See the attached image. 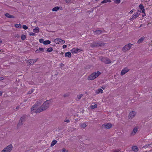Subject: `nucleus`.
Instances as JSON below:
<instances>
[{
  "label": "nucleus",
  "instance_id": "nucleus-12",
  "mask_svg": "<svg viewBox=\"0 0 152 152\" xmlns=\"http://www.w3.org/2000/svg\"><path fill=\"white\" fill-rule=\"evenodd\" d=\"M138 129V128L137 127L134 128L132 132L131 133V135L132 136L134 135L137 132Z\"/></svg>",
  "mask_w": 152,
  "mask_h": 152
},
{
  "label": "nucleus",
  "instance_id": "nucleus-24",
  "mask_svg": "<svg viewBox=\"0 0 152 152\" xmlns=\"http://www.w3.org/2000/svg\"><path fill=\"white\" fill-rule=\"evenodd\" d=\"M51 42L49 40H47L44 41V45H48L50 44Z\"/></svg>",
  "mask_w": 152,
  "mask_h": 152
},
{
  "label": "nucleus",
  "instance_id": "nucleus-53",
  "mask_svg": "<svg viewBox=\"0 0 152 152\" xmlns=\"http://www.w3.org/2000/svg\"><path fill=\"white\" fill-rule=\"evenodd\" d=\"M64 64H61V65H60V66H61V67H62V66H64Z\"/></svg>",
  "mask_w": 152,
  "mask_h": 152
},
{
  "label": "nucleus",
  "instance_id": "nucleus-58",
  "mask_svg": "<svg viewBox=\"0 0 152 152\" xmlns=\"http://www.w3.org/2000/svg\"><path fill=\"white\" fill-rule=\"evenodd\" d=\"M2 42V40L1 39H0V43H1Z\"/></svg>",
  "mask_w": 152,
  "mask_h": 152
},
{
  "label": "nucleus",
  "instance_id": "nucleus-31",
  "mask_svg": "<svg viewBox=\"0 0 152 152\" xmlns=\"http://www.w3.org/2000/svg\"><path fill=\"white\" fill-rule=\"evenodd\" d=\"M139 8L141 10H142L144 8V6L141 4H140L139 6Z\"/></svg>",
  "mask_w": 152,
  "mask_h": 152
},
{
  "label": "nucleus",
  "instance_id": "nucleus-37",
  "mask_svg": "<svg viewBox=\"0 0 152 152\" xmlns=\"http://www.w3.org/2000/svg\"><path fill=\"white\" fill-rule=\"evenodd\" d=\"M39 41L40 43H44V42L43 39L42 38L39 39Z\"/></svg>",
  "mask_w": 152,
  "mask_h": 152
},
{
  "label": "nucleus",
  "instance_id": "nucleus-15",
  "mask_svg": "<svg viewBox=\"0 0 152 152\" xmlns=\"http://www.w3.org/2000/svg\"><path fill=\"white\" fill-rule=\"evenodd\" d=\"M72 55L69 52H66L65 54V56L66 57L70 58L71 57Z\"/></svg>",
  "mask_w": 152,
  "mask_h": 152
},
{
  "label": "nucleus",
  "instance_id": "nucleus-38",
  "mask_svg": "<svg viewBox=\"0 0 152 152\" xmlns=\"http://www.w3.org/2000/svg\"><path fill=\"white\" fill-rule=\"evenodd\" d=\"M62 151L61 152H68V151L67 150H66V149L65 148H64L62 150Z\"/></svg>",
  "mask_w": 152,
  "mask_h": 152
},
{
  "label": "nucleus",
  "instance_id": "nucleus-7",
  "mask_svg": "<svg viewBox=\"0 0 152 152\" xmlns=\"http://www.w3.org/2000/svg\"><path fill=\"white\" fill-rule=\"evenodd\" d=\"M12 145H10L4 148L1 152H10L12 150Z\"/></svg>",
  "mask_w": 152,
  "mask_h": 152
},
{
  "label": "nucleus",
  "instance_id": "nucleus-6",
  "mask_svg": "<svg viewBox=\"0 0 152 152\" xmlns=\"http://www.w3.org/2000/svg\"><path fill=\"white\" fill-rule=\"evenodd\" d=\"M132 45L133 44H131V43H129L126 45L122 49V51L124 52H126L129 50L131 48Z\"/></svg>",
  "mask_w": 152,
  "mask_h": 152
},
{
  "label": "nucleus",
  "instance_id": "nucleus-51",
  "mask_svg": "<svg viewBox=\"0 0 152 152\" xmlns=\"http://www.w3.org/2000/svg\"><path fill=\"white\" fill-rule=\"evenodd\" d=\"M19 106H17L16 108V109H17V110L18 109H19Z\"/></svg>",
  "mask_w": 152,
  "mask_h": 152
},
{
  "label": "nucleus",
  "instance_id": "nucleus-13",
  "mask_svg": "<svg viewBox=\"0 0 152 152\" xmlns=\"http://www.w3.org/2000/svg\"><path fill=\"white\" fill-rule=\"evenodd\" d=\"M5 16L7 18H15V17L12 15H10L9 13H7L4 14Z\"/></svg>",
  "mask_w": 152,
  "mask_h": 152
},
{
  "label": "nucleus",
  "instance_id": "nucleus-33",
  "mask_svg": "<svg viewBox=\"0 0 152 152\" xmlns=\"http://www.w3.org/2000/svg\"><path fill=\"white\" fill-rule=\"evenodd\" d=\"M80 126L82 127L85 128L86 126V124L83 123L82 124L80 125Z\"/></svg>",
  "mask_w": 152,
  "mask_h": 152
},
{
  "label": "nucleus",
  "instance_id": "nucleus-43",
  "mask_svg": "<svg viewBox=\"0 0 152 152\" xmlns=\"http://www.w3.org/2000/svg\"><path fill=\"white\" fill-rule=\"evenodd\" d=\"M99 90V91L101 93H103V91L102 90V89L101 88H100V89H98Z\"/></svg>",
  "mask_w": 152,
  "mask_h": 152
},
{
  "label": "nucleus",
  "instance_id": "nucleus-39",
  "mask_svg": "<svg viewBox=\"0 0 152 152\" xmlns=\"http://www.w3.org/2000/svg\"><path fill=\"white\" fill-rule=\"evenodd\" d=\"M39 50L40 52V51H44V49L41 48H39Z\"/></svg>",
  "mask_w": 152,
  "mask_h": 152
},
{
  "label": "nucleus",
  "instance_id": "nucleus-28",
  "mask_svg": "<svg viewBox=\"0 0 152 152\" xmlns=\"http://www.w3.org/2000/svg\"><path fill=\"white\" fill-rule=\"evenodd\" d=\"M53 49L52 48L50 47V48H49L47 49V51L48 52H50L53 51Z\"/></svg>",
  "mask_w": 152,
  "mask_h": 152
},
{
  "label": "nucleus",
  "instance_id": "nucleus-59",
  "mask_svg": "<svg viewBox=\"0 0 152 152\" xmlns=\"http://www.w3.org/2000/svg\"><path fill=\"white\" fill-rule=\"evenodd\" d=\"M29 151H30L29 150H27V151H26V152H29Z\"/></svg>",
  "mask_w": 152,
  "mask_h": 152
},
{
  "label": "nucleus",
  "instance_id": "nucleus-10",
  "mask_svg": "<svg viewBox=\"0 0 152 152\" xmlns=\"http://www.w3.org/2000/svg\"><path fill=\"white\" fill-rule=\"evenodd\" d=\"M129 70V69L127 67H125L123 69L121 72V75L122 76L123 75L125 74H126V72H128Z\"/></svg>",
  "mask_w": 152,
  "mask_h": 152
},
{
  "label": "nucleus",
  "instance_id": "nucleus-40",
  "mask_svg": "<svg viewBox=\"0 0 152 152\" xmlns=\"http://www.w3.org/2000/svg\"><path fill=\"white\" fill-rule=\"evenodd\" d=\"M69 96V94H66L64 95V97H68Z\"/></svg>",
  "mask_w": 152,
  "mask_h": 152
},
{
  "label": "nucleus",
  "instance_id": "nucleus-1",
  "mask_svg": "<svg viewBox=\"0 0 152 152\" xmlns=\"http://www.w3.org/2000/svg\"><path fill=\"white\" fill-rule=\"evenodd\" d=\"M50 104V101H47L39 107H38L37 104L34 105L31 108L32 113H39L45 110L49 107Z\"/></svg>",
  "mask_w": 152,
  "mask_h": 152
},
{
  "label": "nucleus",
  "instance_id": "nucleus-35",
  "mask_svg": "<svg viewBox=\"0 0 152 152\" xmlns=\"http://www.w3.org/2000/svg\"><path fill=\"white\" fill-rule=\"evenodd\" d=\"M33 90L31 89L30 91H28L27 93V94H30L33 92Z\"/></svg>",
  "mask_w": 152,
  "mask_h": 152
},
{
  "label": "nucleus",
  "instance_id": "nucleus-25",
  "mask_svg": "<svg viewBox=\"0 0 152 152\" xmlns=\"http://www.w3.org/2000/svg\"><path fill=\"white\" fill-rule=\"evenodd\" d=\"M34 31L36 33L38 32L39 31V28L37 27L35 28L34 29Z\"/></svg>",
  "mask_w": 152,
  "mask_h": 152
},
{
  "label": "nucleus",
  "instance_id": "nucleus-47",
  "mask_svg": "<svg viewBox=\"0 0 152 152\" xmlns=\"http://www.w3.org/2000/svg\"><path fill=\"white\" fill-rule=\"evenodd\" d=\"M66 47H67V46L66 45H64L63 46V48H66Z\"/></svg>",
  "mask_w": 152,
  "mask_h": 152
},
{
  "label": "nucleus",
  "instance_id": "nucleus-61",
  "mask_svg": "<svg viewBox=\"0 0 152 152\" xmlns=\"http://www.w3.org/2000/svg\"><path fill=\"white\" fill-rule=\"evenodd\" d=\"M16 37H19V36L18 35Z\"/></svg>",
  "mask_w": 152,
  "mask_h": 152
},
{
  "label": "nucleus",
  "instance_id": "nucleus-19",
  "mask_svg": "<svg viewBox=\"0 0 152 152\" xmlns=\"http://www.w3.org/2000/svg\"><path fill=\"white\" fill-rule=\"evenodd\" d=\"M111 2V1L110 0H104L101 2V4L106 3L107 2ZM101 4H100L99 5L97 6V7H99L101 5Z\"/></svg>",
  "mask_w": 152,
  "mask_h": 152
},
{
  "label": "nucleus",
  "instance_id": "nucleus-2",
  "mask_svg": "<svg viewBox=\"0 0 152 152\" xmlns=\"http://www.w3.org/2000/svg\"><path fill=\"white\" fill-rule=\"evenodd\" d=\"M101 74V73L99 71L94 72L88 76V79L89 80H93Z\"/></svg>",
  "mask_w": 152,
  "mask_h": 152
},
{
  "label": "nucleus",
  "instance_id": "nucleus-64",
  "mask_svg": "<svg viewBox=\"0 0 152 152\" xmlns=\"http://www.w3.org/2000/svg\"><path fill=\"white\" fill-rule=\"evenodd\" d=\"M151 67H152V65H151Z\"/></svg>",
  "mask_w": 152,
  "mask_h": 152
},
{
  "label": "nucleus",
  "instance_id": "nucleus-17",
  "mask_svg": "<svg viewBox=\"0 0 152 152\" xmlns=\"http://www.w3.org/2000/svg\"><path fill=\"white\" fill-rule=\"evenodd\" d=\"M94 34L96 35H99L102 33V31L101 30H97L94 31Z\"/></svg>",
  "mask_w": 152,
  "mask_h": 152
},
{
  "label": "nucleus",
  "instance_id": "nucleus-11",
  "mask_svg": "<svg viewBox=\"0 0 152 152\" xmlns=\"http://www.w3.org/2000/svg\"><path fill=\"white\" fill-rule=\"evenodd\" d=\"M82 50L80 49H79L77 48H74L71 50V51L72 53H77L78 52H80Z\"/></svg>",
  "mask_w": 152,
  "mask_h": 152
},
{
  "label": "nucleus",
  "instance_id": "nucleus-41",
  "mask_svg": "<svg viewBox=\"0 0 152 152\" xmlns=\"http://www.w3.org/2000/svg\"><path fill=\"white\" fill-rule=\"evenodd\" d=\"M95 93L96 94H98L100 92L99 90L98 89L95 90Z\"/></svg>",
  "mask_w": 152,
  "mask_h": 152
},
{
  "label": "nucleus",
  "instance_id": "nucleus-46",
  "mask_svg": "<svg viewBox=\"0 0 152 152\" xmlns=\"http://www.w3.org/2000/svg\"><path fill=\"white\" fill-rule=\"evenodd\" d=\"M115 1L116 2V3H119L120 2V0H115Z\"/></svg>",
  "mask_w": 152,
  "mask_h": 152
},
{
  "label": "nucleus",
  "instance_id": "nucleus-8",
  "mask_svg": "<svg viewBox=\"0 0 152 152\" xmlns=\"http://www.w3.org/2000/svg\"><path fill=\"white\" fill-rule=\"evenodd\" d=\"M112 125L110 123L104 124L102 125V127L106 129H109L111 128Z\"/></svg>",
  "mask_w": 152,
  "mask_h": 152
},
{
  "label": "nucleus",
  "instance_id": "nucleus-55",
  "mask_svg": "<svg viewBox=\"0 0 152 152\" xmlns=\"http://www.w3.org/2000/svg\"><path fill=\"white\" fill-rule=\"evenodd\" d=\"M148 145H146L145 146H143V148L145 147H147Z\"/></svg>",
  "mask_w": 152,
  "mask_h": 152
},
{
  "label": "nucleus",
  "instance_id": "nucleus-16",
  "mask_svg": "<svg viewBox=\"0 0 152 152\" xmlns=\"http://www.w3.org/2000/svg\"><path fill=\"white\" fill-rule=\"evenodd\" d=\"M137 17H138L134 14L131 16L130 19V20L131 21H132L134 19H136Z\"/></svg>",
  "mask_w": 152,
  "mask_h": 152
},
{
  "label": "nucleus",
  "instance_id": "nucleus-9",
  "mask_svg": "<svg viewBox=\"0 0 152 152\" xmlns=\"http://www.w3.org/2000/svg\"><path fill=\"white\" fill-rule=\"evenodd\" d=\"M136 113L134 111L130 112L129 115V119H132L136 115Z\"/></svg>",
  "mask_w": 152,
  "mask_h": 152
},
{
  "label": "nucleus",
  "instance_id": "nucleus-52",
  "mask_svg": "<svg viewBox=\"0 0 152 152\" xmlns=\"http://www.w3.org/2000/svg\"><path fill=\"white\" fill-rule=\"evenodd\" d=\"M133 12V11L132 10H131L130 11V12H129V13H130V14H132V13Z\"/></svg>",
  "mask_w": 152,
  "mask_h": 152
},
{
  "label": "nucleus",
  "instance_id": "nucleus-22",
  "mask_svg": "<svg viewBox=\"0 0 152 152\" xmlns=\"http://www.w3.org/2000/svg\"><path fill=\"white\" fill-rule=\"evenodd\" d=\"M59 9V7H56L54 8H53L52 10L53 11H57Z\"/></svg>",
  "mask_w": 152,
  "mask_h": 152
},
{
  "label": "nucleus",
  "instance_id": "nucleus-57",
  "mask_svg": "<svg viewBox=\"0 0 152 152\" xmlns=\"http://www.w3.org/2000/svg\"><path fill=\"white\" fill-rule=\"evenodd\" d=\"M69 2V0H67L66 1V3H68Z\"/></svg>",
  "mask_w": 152,
  "mask_h": 152
},
{
  "label": "nucleus",
  "instance_id": "nucleus-4",
  "mask_svg": "<svg viewBox=\"0 0 152 152\" xmlns=\"http://www.w3.org/2000/svg\"><path fill=\"white\" fill-rule=\"evenodd\" d=\"M26 115H23L20 118L18 124L17 126L18 128L22 126L24 122H25L26 119Z\"/></svg>",
  "mask_w": 152,
  "mask_h": 152
},
{
  "label": "nucleus",
  "instance_id": "nucleus-32",
  "mask_svg": "<svg viewBox=\"0 0 152 152\" xmlns=\"http://www.w3.org/2000/svg\"><path fill=\"white\" fill-rule=\"evenodd\" d=\"M59 38H56L54 40V42L56 44H59Z\"/></svg>",
  "mask_w": 152,
  "mask_h": 152
},
{
  "label": "nucleus",
  "instance_id": "nucleus-18",
  "mask_svg": "<svg viewBox=\"0 0 152 152\" xmlns=\"http://www.w3.org/2000/svg\"><path fill=\"white\" fill-rule=\"evenodd\" d=\"M35 62L36 61H34L33 59H30L28 60V63L30 65H33Z\"/></svg>",
  "mask_w": 152,
  "mask_h": 152
},
{
  "label": "nucleus",
  "instance_id": "nucleus-14",
  "mask_svg": "<svg viewBox=\"0 0 152 152\" xmlns=\"http://www.w3.org/2000/svg\"><path fill=\"white\" fill-rule=\"evenodd\" d=\"M145 39V37H141L137 41V43L138 44H140L141 42H142Z\"/></svg>",
  "mask_w": 152,
  "mask_h": 152
},
{
  "label": "nucleus",
  "instance_id": "nucleus-63",
  "mask_svg": "<svg viewBox=\"0 0 152 152\" xmlns=\"http://www.w3.org/2000/svg\"><path fill=\"white\" fill-rule=\"evenodd\" d=\"M34 61H36V62L37 61V59H36V60H35Z\"/></svg>",
  "mask_w": 152,
  "mask_h": 152
},
{
  "label": "nucleus",
  "instance_id": "nucleus-50",
  "mask_svg": "<svg viewBox=\"0 0 152 152\" xmlns=\"http://www.w3.org/2000/svg\"><path fill=\"white\" fill-rule=\"evenodd\" d=\"M3 92L1 91H0V96L2 95Z\"/></svg>",
  "mask_w": 152,
  "mask_h": 152
},
{
  "label": "nucleus",
  "instance_id": "nucleus-48",
  "mask_svg": "<svg viewBox=\"0 0 152 152\" xmlns=\"http://www.w3.org/2000/svg\"><path fill=\"white\" fill-rule=\"evenodd\" d=\"M142 10V13H144V14H145V9H143Z\"/></svg>",
  "mask_w": 152,
  "mask_h": 152
},
{
  "label": "nucleus",
  "instance_id": "nucleus-30",
  "mask_svg": "<svg viewBox=\"0 0 152 152\" xmlns=\"http://www.w3.org/2000/svg\"><path fill=\"white\" fill-rule=\"evenodd\" d=\"M140 12L138 10L137 11V12L134 13V14H135L137 17H138L140 15Z\"/></svg>",
  "mask_w": 152,
  "mask_h": 152
},
{
  "label": "nucleus",
  "instance_id": "nucleus-26",
  "mask_svg": "<svg viewBox=\"0 0 152 152\" xmlns=\"http://www.w3.org/2000/svg\"><path fill=\"white\" fill-rule=\"evenodd\" d=\"M15 26L16 27H17V28H20L22 27L21 25L20 24H16L15 25Z\"/></svg>",
  "mask_w": 152,
  "mask_h": 152
},
{
  "label": "nucleus",
  "instance_id": "nucleus-29",
  "mask_svg": "<svg viewBox=\"0 0 152 152\" xmlns=\"http://www.w3.org/2000/svg\"><path fill=\"white\" fill-rule=\"evenodd\" d=\"M21 37L22 40H24L26 38V36L24 34H22Z\"/></svg>",
  "mask_w": 152,
  "mask_h": 152
},
{
  "label": "nucleus",
  "instance_id": "nucleus-54",
  "mask_svg": "<svg viewBox=\"0 0 152 152\" xmlns=\"http://www.w3.org/2000/svg\"><path fill=\"white\" fill-rule=\"evenodd\" d=\"M60 54L61 55H63L64 54V53L62 52H61V53H60Z\"/></svg>",
  "mask_w": 152,
  "mask_h": 152
},
{
  "label": "nucleus",
  "instance_id": "nucleus-20",
  "mask_svg": "<svg viewBox=\"0 0 152 152\" xmlns=\"http://www.w3.org/2000/svg\"><path fill=\"white\" fill-rule=\"evenodd\" d=\"M132 150L135 152L138 151V149L137 147L136 146H133L132 147Z\"/></svg>",
  "mask_w": 152,
  "mask_h": 152
},
{
  "label": "nucleus",
  "instance_id": "nucleus-36",
  "mask_svg": "<svg viewBox=\"0 0 152 152\" xmlns=\"http://www.w3.org/2000/svg\"><path fill=\"white\" fill-rule=\"evenodd\" d=\"M22 27L25 30L27 29L28 28V27L25 25H23Z\"/></svg>",
  "mask_w": 152,
  "mask_h": 152
},
{
  "label": "nucleus",
  "instance_id": "nucleus-49",
  "mask_svg": "<svg viewBox=\"0 0 152 152\" xmlns=\"http://www.w3.org/2000/svg\"><path fill=\"white\" fill-rule=\"evenodd\" d=\"M4 78L3 77H0V81L3 80Z\"/></svg>",
  "mask_w": 152,
  "mask_h": 152
},
{
  "label": "nucleus",
  "instance_id": "nucleus-3",
  "mask_svg": "<svg viewBox=\"0 0 152 152\" xmlns=\"http://www.w3.org/2000/svg\"><path fill=\"white\" fill-rule=\"evenodd\" d=\"M105 44L102 42H93L91 44L90 46L91 48L98 47L104 46Z\"/></svg>",
  "mask_w": 152,
  "mask_h": 152
},
{
  "label": "nucleus",
  "instance_id": "nucleus-44",
  "mask_svg": "<svg viewBox=\"0 0 152 152\" xmlns=\"http://www.w3.org/2000/svg\"><path fill=\"white\" fill-rule=\"evenodd\" d=\"M35 52L36 53H38L39 52H40L39 50V49H37V50L35 51Z\"/></svg>",
  "mask_w": 152,
  "mask_h": 152
},
{
  "label": "nucleus",
  "instance_id": "nucleus-42",
  "mask_svg": "<svg viewBox=\"0 0 152 152\" xmlns=\"http://www.w3.org/2000/svg\"><path fill=\"white\" fill-rule=\"evenodd\" d=\"M29 35L30 36H34L35 35V34L33 33H29Z\"/></svg>",
  "mask_w": 152,
  "mask_h": 152
},
{
  "label": "nucleus",
  "instance_id": "nucleus-21",
  "mask_svg": "<svg viewBox=\"0 0 152 152\" xmlns=\"http://www.w3.org/2000/svg\"><path fill=\"white\" fill-rule=\"evenodd\" d=\"M57 142V141L55 140H53L51 142V146H53L55 145Z\"/></svg>",
  "mask_w": 152,
  "mask_h": 152
},
{
  "label": "nucleus",
  "instance_id": "nucleus-60",
  "mask_svg": "<svg viewBox=\"0 0 152 152\" xmlns=\"http://www.w3.org/2000/svg\"><path fill=\"white\" fill-rule=\"evenodd\" d=\"M150 144H148L147 145V147H149L150 145Z\"/></svg>",
  "mask_w": 152,
  "mask_h": 152
},
{
  "label": "nucleus",
  "instance_id": "nucleus-45",
  "mask_svg": "<svg viewBox=\"0 0 152 152\" xmlns=\"http://www.w3.org/2000/svg\"><path fill=\"white\" fill-rule=\"evenodd\" d=\"M64 121L67 123H69L70 122V120L69 119L66 120Z\"/></svg>",
  "mask_w": 152,
  "mask_h": 152
},
{
  "label": "nucleus",
  "instance_id": "nucleus-23",
  "mask_svg": "<svg viewBox=\"0 0 152 152\" xmlns=\"http://www.w3.org/2000/svg\"><path fill=\"white\" fill-rule=\"evenodd\" d=\"M59 44L61 43L62 44H64L65 43V41L64 40H62L61 39H59Z\"/></svg>",
  "mask_w": 152,
  "mask_h": 152
},
{
  "label": "nucleus",
  "instance_id": "nucleus-62",
  "mask_svg": "<svg viewBox=\"0 0 152 152\" xmlns=\"http://www.w3.org/2000/svg\"><path fill=\"white\" fill-rule=\"evenodd\" d=\"M102 88L103 89H104V87H103H103H102Z\"/></svg>",
  "mask_w": 152,
  "mask_h": 152
},
{
  "label": "nucleus",
  "instance_id": "nucleus-34",
  "mask_svg": "<svg viewBox=\"0 0 152 152\" xmlns=\"http://www.w3.org/2000/svg\"><path fill=\"white\" fill-rule=\"evenodd\" d=\"M83 95L82 94L77 96V98L79 100L82 97Z\"/></svg>",
  "mask_w": 152,
  "mask_h": 152
},
{
  "label": "nucleus",
  "instance_id": "nucleus-56",
  "mask_svg": "<svg viewBox=\"0 0 152 152\" xmlns=\"http://www.w3.org/2000/svg\"><path fill=\"white\" fill-rule=\"evenodd\" d=\"M145 16V14H144V15H142V17H144Z\"/></svg>",
  "mask_w": 152,
  "mask_h": 152
},
{
  "label": "nucleus",
  "instance_id": "nucleus-5",
  "mask_svg": "<svg viewBox=\"0 0 152 152\" xmlns=\"http://www.w3.org/2000/svg\"><path fill=\"white\" fill-rule=\"evenodd\" d=\"M99 58L102 62H103L106 64H108L111 62V61L108 58L101 56L99 57Z\"/></svg>",
  "mask_w": 152,
  "mask_h": 152
},
{
  "label": "nucleus",
  "instance_id": "nucleus-27",
  "mask_svg": "<svg viewBox=\"0 0 152 152\" xmlns=\"http://www.w3.org/2000/svg\"><path fill=\"white\" fill-rule=\"evenodd\" d=\"M97 105L96 104H95L94 105H92L91 107V109H94V108H96L97 107Z\"/></svg>",
  "mask_w": 152,
  "mask_h": 152
}]
</instances>
